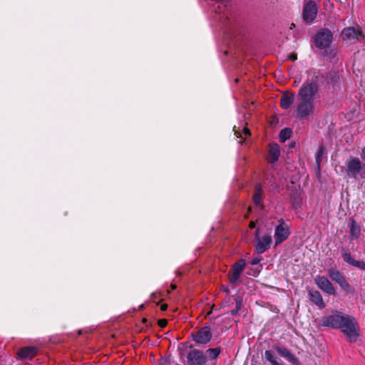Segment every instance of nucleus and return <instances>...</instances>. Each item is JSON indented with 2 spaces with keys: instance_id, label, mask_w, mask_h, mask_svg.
<instances>
[{
  "instance_id": "nucleus-40",
  "label": "nucleus",
  "mask_w": 365,
  "mask_h": 365,
  "mask_svg": "<svg viewBox=\"0 0 365 365\" xmlns=\"http://www.w3.org/2000/svg\"><path fill=\"white\" fill-rule=\"evenodd\" d=\"M294 26V24H292V26H291V29H292Z\"/></svg>"
},
{
  "instance_id": "nucleus-15",
  "label": "nucleus",
  "mask_w": 365,
  "mask_h": 365,
  "mask_svg": "<svg viewBox=\"0 0 365 365\" xmlns=\"http://www.w3.org/2000/svg\"><path fill=\"white\" fill-rule=\"evenodd\" d=\"M341 35L344 40H348L350 41H358L362 36L361 31L354 27H347L343 29Z\"/></svg>"
},
{
  "instance_id": "nucleus-33",
  "label": "nucleus",
  "mask_w": 365,
  "mask_h": 365,
  "mask_svg": "<svg viewBox=\"0 0 365 365\" xmlns=\"http://www.w3.org/2000/svg\"><path fill=\"white\" fill-rule=\"evenodd\" d=\"M289 58L292 61H294L296 59H297V56L295 54H292Z\"/></svg>"
},
{
  "instance_id": "nucleus-14",
  "label": "nucleus",
  "mask_w": 365,
  "mask_h": 365,
  "mask_svg": "<svg viewBox=\"0 0 365 365\" xmlns=\"http://www.w3.org/2000/svg\"><path fill=\"white\" fill-rule=\"evenodd\" d=\"M212 333L209 327H204L193 334L194 340L199 344H207L210 341Z\"/></svg>"
},
{
  "instance_id": "nucleus-7",
  "label": "nucleus",
  "mask_w": 365,
  "mask_h": 365,
  "mask_svg": "<svg viewBox=\"0 0 365 365\" xmlns=\"http://www.w3.org/2000/svg\"><path fill=\"white\" fill-rule=\"evenodd\" d=\"M329 277L339 284L341 289L349 292H351V286L346 280L344 275L337 269L331 268L328 269Z\"/></svg>"
},
{
  "instance_id": "nucleus-13",
  "label": "nucleus",
  "mask_w": 365,
  "mask_h": 365,
  "mask_svg": "<svg viewBox=\"0 0 365 365\" xmlns=\"http://www.w3.org/2000/svg\"><path fill=\"white\" fill-rule=\"evenodd\" d=\"M272 238L270 235H263L262 237H257V243L255 245V250L259 254L264 253L266 250L269 249Z\"/></svg>"
},
{
  "instance_id": "nucleus-31",
  "label": "nucleus",
  "mask_w": 365,
  "mask_h": 365,
  "mask_svg": "<svg viewBox=\"0 0 365 365\" xmlns=\"http://www.w3.org/2000/svg\"><path fill=\"white\" fill-rule=\"evenodd\" d=\"M159 324L161 327H165L167 324V321L165 319L160 320Z\"/></svg>"
},
{
  "instance_id": "nucleus-38",
  "label": "nucleus",
  "mask_w": 365,
  "mask_h": 365,
  "mask_svg": "<svg viewBox=\"0 0 365 365\" xmlns=\"http://www.w3.org/2000/svg\"><path fill=\"white\" fill-rule=\"evenodd\" d=\"M237 311H238V309H235V310H232V311H231V314H232V315H234V314H235L237 312Z\"/></svg>"
},
{
  "instance_id": "nucleus-1",
  "label": "nucleus",
  "mask_w": 365,
  "mask_h": 365,
  "mask_svg": "<svg viewBox=\"0 0 365 365\" xmlns=\"http://www.w3.org/2000/svg\"><path fill=\"white\" fill-rule=\"evenodd\" d=\"M338 329H340L351 342H356L359 336V324L351 315L345 314Z\"/></svg>"
},
{
  "instance_id": "nucleus-27",
  "label": "nucleus",
  "mask_w": 365,
  "mask_h": 365,
  "mask_svg": "<svg viewBox=\"0 0 365 365\" xmlns=\"http://www.w3.org/2000/svg\"><path fill=\"white\" fill-rule=\"evenodd\" d=\"M234 131H235V135H236L237 138H242V133L245 135H250V132L247 128H244L242 133H240V131H238L235 129V127H234Z\"/></svg>"
},
{
  "instance_id": "nucleus-23",
  "label": "nucleus",
  "mask_w": 365,
  "mask_h": 365,
  "mask_svg": "<svg viewBox=\"0 0 365 365\" xmlns=\"http://www.w3.org/2000/svg\"><path fill=\"white\" fill-rule=\"evenodd\" d=\"M292 130L289 128L282 129L279 133V139L282 142H285L291 137Z\"/></svg>"
},
{
  "instance_id": "nucleus-19",
  "label": "nucleus",
  "mask_w": 365,
  "mask_h": 365,
  "mask_svg": "<svg viewBox=\"0 0 365 365\" xmlns=\"http://www.w3.org/2000/svg\"><path fill=\"white\" fill-rule=\"evenodd\" d=\"M309 297L311 301L318 306L320 309L325 307V304L323 301L322 297L318 291H309Z\"/></svg>"
},
{
  "instance_id": "nucleus-32",
  "label": "nucleus",
  "mask_w": 365,
  "mask_h": 365,
  "mask_svg": "<svg viewBox=\"0 0 365 365\" xmlns=\"http://www.w3.org/2000/svg\"><path fill=\"white\" fill-rule=\"evenodd\" d=\"M361 157L365 161V146L362 149Z\"/></svg>"
},
{
  "instance_id": "nucleus-36",
  "label": "nucleus",
  "mask_w": 365,
  "mask_h": 365,
  "mask_svg": "<svg viewBox=\"0 0 365 365\" xmlns=\"http://www.w3.org/2000/svg\"><path fill=\"white\" fill-rule=\"evenodd\" d=\"M250 228H254L255 227V223L254 222H250L249 225Z\"/></svg>"
},
{
  "instance_id": "nucleus-35",
  "label": "nucleus",
  "mask_w": 365,
  "mask_h": 365,
  "mask_svg": "<svg viewBox=\"0 0 365 365\" xmlns=\"http://www.w3.org/2000/svg\"><path fill=\"white\" fill-rule=\"evenodd\" d=\"M167 308H168V305H167V304H162V305L160 306V309H161L162 311H165V310L167 309Z\"/></svg>"
},
{
  "instance_id": "nucleus-9",
  "label": "nucleus",
  "mask_w": 365,
  "mask_h": 365,
  "mask_svg": "<svg viewBox=\"0 0 365 365\" xmlns=\"http://www.w3.org/2000/svg\"><path fill=\"white\" fill-rule=\"evenodd\" d=\"M318 9L314 1H309L304 6L303 9V19L307 22H312L317 16Z\"/></svg>"
},
{
  "instance_id": "nucleus-25",
  "label": "nucleus",
  "mask_w": 365,
  "mask_h": 365,
  "mask_svg": "<svg viewBox=\"0 0 365 365\" xmlns=\"http://www.w3.org/2000/svg\"><path fill=\"white\" fill-rule=\"evenodd\" d=\"M207 353L209 358L211 359H215L218 357L220 353V349L219 348L209 349L207 351Z\"/></svg>"
},
{
  "instance_id": "nucleus-12",
  "label": "nucleus",
  "mask_w": 365,
  "mask_h": 365,
  "mask_svg": "<svg viewBox=\"0 0 365 365\" xmlns=\"http://www.w3.org/2000/svg\"><path fill=\"white\" fill-rule=\"evenodd\" d=\"M189 365H205L206 359L203 353L199 350H192L187 355Z\"/></svg>"
},
{
  "instance_id": "nucleus-6",
  "label": "nucleus",
  "mask_w": 365,
  "mask_h": 365,
  "mask_svg": "<svg viewBox=\"0 0 365 365\" xmlns=\"http://www.w3.org/2000/svg\"><path fill=\"white\" fill-rule=\"evenodd\" d=\"M331 41L332 34L327 29L321 30L315 36V44L320 48L328 47Z\"/></svg>"
},
{
  "instance_id": "nucleus-30",
  "label": "nucleus",
  "mask_w": 365,
  "mask_h": 365,
  "mask_svg": "<svg viewBox=\"0 0 365 365\" xmlns=\"http://www.w3.org/2000/svg\"><path fill=\"white\" fill-rule=\"evenodd\" d=\"M236 303H237L236 309L239 310L240 309V307H241V301L240 299H236Z\"/></svg>"
},
{
  "instance_id": "nucleus-22",
  "label": "nucleus",
  "mask_w": 365,
  "mask_h": 365,
  "mask_svg": "<svg viewBox=\"0 0 365 365\" xmlns=\"http://www.w3.org/2000/svg\"><path fill=\"white\" fill-rule=\"evenodd\" d=\"M361 233L360 228L356 226L354 220L350 224V235L351 238L357 239Z\"/></svg>"
},
{
  "instance_id": "nucleus-24",
  "label": "nucleus",
  "mask_w": 365,
  "mask_h": 365,
  "mask_svg": "<svg viewBox=\"0 0 365 365\" xmlns=\"http://www.w3.org/2000/svg\"><path fill=\"white\" fill-rule=\"evenodd\" d=\"M264 356L267 361L272 364L274 361L277 360L275 354L271 350H266Z\"/></svg>"
},
{
  "instance_id": "nucleus-11",
  "label": "nucleus",
  "mask_w": 365,
  "mask_h": 365,
  "mask_svg": "<svg viewBox=\"0 0 365 365\" xmlns=\"http://www.w3.org/2000/svg\"><path fill=\"white\" fill-rule=\"evenodd\" d=\"M314 282L317 287L323 292L329 294H335V289L333 284L327 277L319 275L316 276L314 278Z\"/></svg>"
},
{
  "instance_id": "nucleus-20",
  "label": "nucleus",
  "mask_w": 365,
  "mask_h": 365,
  "mask_svg": "<svg viewBox=\"0 0 365 365\" xmlns=\"http://www.w3.org/2000/svg\"><path fill=\"white\" fill-rule=\"evenodd\" d=\"M294 101L293 93H284L280 99V106L284 109H288Z\"/></svg>"
},
{
  "instance_id": "nucleus-4",
  "label": "nucleus",
  "mask_w": 365,
  "mask_h": 365,
  "mask_svg": "<svg viewBox=\"0 0 365 365\" xmlns=\"http://www.w3.org/2000/svg\"><path fill=\"white\" fill-rule=\"evenodd\" d=\"M346 173L349 177L361 178H365V163L359 158L350 156L345 162Z\"/></svg>"
},
{
  "instance_id": "nucleus-18",
  "label": "nucleus",
  "mask_w": 365,
  "mask_h": 365,
  "mask_svg": "<svg viewBox=\"0 0 365 365\" xmlns=\"http://www.w3.org/2000/svg\"><path fill=\"white\" fill-rule=\"evenodd\" d=\"M18 354L23 359H32L36 354V349L34 346H26L21 349Z\"/></svg>"
},
{
  "instance_id": "nucleus-39",
  "label": "nucleus",
  "mask_w": 365,
  "mask_h": 365,
  "mask_svg": "<svg viewBox=\"0 0 365 365\" xmlns=\"http://www.w3.org/2000/svg\"><path fill=\"white\" fill-rule=\"evenodd\" d=\"M175 288H176V286H175V285H173V286H172V289H175Z\"/></svg>"
},
{
  "instance_id": "nucleus-3",
  "label": "nucleus",
  "mask_w": 365,
  "mask_h": 365,
  "mask_svg": "<svg viewBox=\"0 0 365 365\" xmlns=\"http://www.w3.org/2000/svg\"><path fill=\"white\" fill-rule=\"evenodd\" d=\"M294 113L295 117L299 120L312 119L317 115L316 102H312L298 97Z\"/></svg>"
},
{
  "instance_id": "nucleus-5",
  "label": "nucleus",
  "mask_w": 365,
  "mask_h": 365,
  "mask_svg": "<svg viewBox=\"0 0 365 365\" xmlns=\"http://www.w3.org/2000/svg\"><path fill=\"white\" fill-rule=\"evenodd\" d=\"M344 316L345 314L341 312L332 311L329 315L324 316L320 319V325L338 329Z\"/></svg>"
},
{
  "instance_id": "nucleus-28",
  "label": "nucleus",
  "mask_w": 365,
  "mask_h": 365,
  "mask_svg": "<svg viewBox=\"0 0 365 365\" xmlns=\"http://www.w3.org/2000/svg\"><path fill=\"white\" fill-rule=\"evenodd\" d=\"M353 266H354L360 269L365 270V262L363 261L356 260L354 262Z\"/></svg>"
},
{
  "instance_id": "nucleus-10",
  "label": "nucleus",
  "mask_w": 365,
  "mask_h": 365,
  "mask_svg": "<svg viewBox=\"0 0 365 365\" xmlns=\"http://www.w3.org/2000/svg\"><path fill=\"white\" fill-rule=\"evenodd\" d=\"M279 222V225L276 227L274 231L275 245H278L282 243L283 241L287 240L289 235V227L284 225L282 220H281Z\"/></svg>"
},
{
  "instance_id": "nucleus-29",
  "label": "nucleus",
  "mask_w": 365,
  "mask_h": 365,
  "mask_svg": "<svg viewBox=\"0 0 365 365\" xmlns=\"http://www.w3.org/2000/svg\"><path fill=\"white\" fill-rule=\"evenodd\" d=\"M323 154H324L323 148H320L317 153V156H316V162H317L318 166L320 164Z\"/></svg>"
},
{
  "instance_id": "nucleus-34",
  "label": "nucleus",
  "mask_w": 365,
  "mask_h": 365,
  "mask_svg": "<svg viewBox=\"0 0 365 365\" xmlns=\"http://www.w3.org/2000/svg\"><path fill=\"white\" fill-rule=\"evenodd\" d=\"M271 365H284L282 362H279L277 360L274 361Z\"/></svg>"
},
{
  "instance_id": "nucleus-8",
  "label": "nucleus",
  "mask_w": 365,
  "mask_h": 365,
  "mask_svg": "<svg viewBox=\"0 0 365 365\" xmlns=\"http://www.w3.org/2000/svg\"><path fill=\"white\" fill-rule=\"evenodd\" d=\"M245 267V261L240 259L235 262L230 272V282L235 284L240 282V274Z\"/></svg>"
},
{
  "instance_id": "nucleus-21",
  "label": "nucleus",
  "mask_w": 365,
  "mask_h": 365,
  "mask_svg": "<svg viewBox=\"0 0 365 365\" xmlns=\"http://www.w3.org/2000/svg\"><path fill=\"white\" fill-rule=\"evenodd\" d=\"M262 186L260 185H257L255 186V194L253 195V200H254V202L257 205H260L261 203V200H262Z\"/></svg>"
},
{
  "instance_id": "nucleus-2",
  "label": "nucleus",
  "mask_w": 365,
  "mask_h": 365,
  "mask_svg": "<svg viewBox=\"0 0 365 365\" xmlns=\"http://www.w3.org/2000/svg\"><path fill=\"white\" fill-rule=\"evenodd\" d=\"M298 97L312 102L319 98V86L317 78L306 81L298 93Z\"/></svg>"
},
{
  "instance_id": "nucleus-26",
  "label": "nucleus",
  "mask_w": 365,
  "mask_h": 365,
  "mask_svg": "<svg viewBox=\"0 0 365 365\" xmlns=\"http://www.w3.org/2000/svg\"><path fill=\"white\" fill-rule=\"evenodd\" d=\"M342 258H343L344 261L351 264L352 266H353L354 262L356 261L355 259H353L351 254L346 251H344L342 253Z\"/></svg>"
},
{
  "instance_id": "nucleus-17",
  "label": "nucleus",
  "mask_w": 365,
  "mask_h": 365,
  "mask_svg": "<svg viewBox=\"0 0 365 365\" xmlns=\"http://www.w3.org/2000/svg\"><path fill=\"white\" fill-rule=\"evenodd\" d=\"M280 154L279 147L277 144L273 143L269 145L268 161L274 163L277 161Z\"/></svg>"
},
{
  "instance_id": "nucleus-37",
  "label": "nucleus",
  "mask_w": 365,
  "mask_h": 365,
  "mask_svg": "<svg viewBox=\"0 0 365 365\" xmlns=\"http://www.w3.org/2000/svg\"><path fill=\"white\" fill-rule=\"evenodd\" d=\"M259 262V260L257 259H254L252 261V264H257Z\"/></svg>"
},
{
  "instance_id": "nucleus-16",
  "label": "nucleus",
  "mask_w": 365,
  "mask_h": 365,
  "mask_svg": "<svg viewBox=\"0 0 365 365\" xmlns=\"http://www.w3.org/2000/svg\"><path fill=\"white\" fill-rule=\"evenodd\" d=\"M275 350L280 356L287 359L292 364L299 365L298 359L294 354H292L287 348L277 346L275 348Z\"/></svg>"
},
{
  "instance_id": "nucleus-41",
  "label": "nucleus",
  "mask_w": 365,
  "mask_h": 365,
  "mask_svg": "<svg viewBox=\"0 0 365 365\" xmlns=\"http://www.w3.org/2000/svg\"><path fill=\"white\" fill-rule=\"evenodd\" d=\"M224 290H225L226 292H228V289H224Z\"/></svg>"
}]
</instances>
